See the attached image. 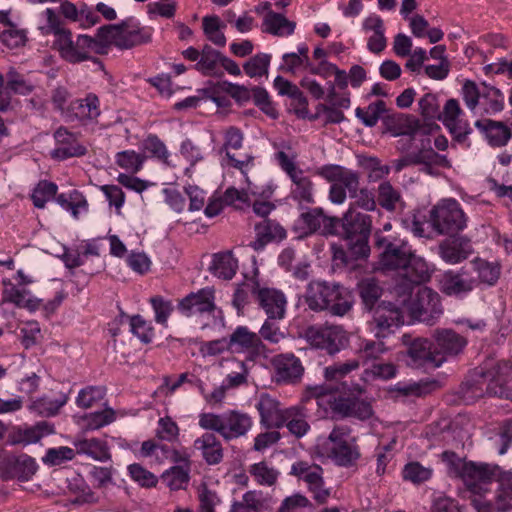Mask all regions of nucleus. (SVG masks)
<instances>
[{
	"label": "nucleus",
	"mask_w": 512,
	"mask_h": 512,
	"mask_svg": "<svg viewBox=\"0 0 512 512\" xmlns=\"http://www.w3.org/2000/svg\"><path fill=\"white\" fill-rule=\"evenodd\" d=\"M379 264L383 270L398 273L402 281L397 284V289L403 293H411L414 285L428 281L431 276L427 262L404 245L387 243L380 255Z\"/></svg>",
	"instance_id": "obj_1"
},
{
	"label": "nucleus",
	"mask_w": 512,
	"mask_h": 512,
	"mask_svg": "<svg viewBox=\"0 0 512 512\" xmlns=\"http://www.w3.org/2000/svg\"><path fill=\"white\" fill-rule=\"evenodd\" d=\"M305 303L312 311L327 310L334 316H344L353 306L352 295L346 288L326 281H311L307 285Z\"/></svg>",
	"instance_id": "obj_2"
},
{
	"label": "nucleus",
	"mask_w": 512,
	"mask_h": 512,
	"mask_svg": "<svg viewBox=\"0 0 512 512\" xmlns=\"http://www.w3.org/2000/svg\"><path fill=\"white\" fill-rule=\"evenodd\" d=\"M317 448L322 456L340 467H352L361 457L357 438L346 425L335 426L328 437L318 440Z\"/></svg>",
	"instance_id": "obj_3"
},
{
	"label": "nucleus",
	"mask_w": 512,
	"mask_h": 512,
	"mask_svg": "<svg viewBox=\"0 0 512 512\" xmlns=\"http://www.w3.org/2000/svg\"><path fill=\"white\" fill-rule=\"evenodd\" d=\"M461 97L474 116H491L504 109V94L486 82L477 84L472 80H465L461 88Z\"/></svg>",
	"instance_id": "obj_4"
},
{
	"label": "nucleus",
	"mask_w": 512,
	"mask_h": 512,
	"mask_svg": "<svg viewBox=\"0 0 512 512\" xmlns=\"http://www.w3.org/2000/svg\"><path fill=\"white\" fill-rule=\"evenodd\" d=\"M199 426L218 433L225 441H232L245 436L253 426V420L247 413L228 410L221 414L201 413Z\"/></svg>",
	"instance_id": "obj_5"
},
{
	"label": "nucleus",
	"mask_w": 512,
	"mask_h": 512,
	"mask_svg": "<svg viewBox=\"0 0 512 512\" xmlns=\"http://www.w3.org/2000/svg\"><path fill=\"white\" fill-rule=\"evenodd\" d=\"M512 367L506 361H501L489 369L475 372L471 379L464 383L467 393L474 397L483 395L507 397L506 382L511 374Z\"/></svg>",
	"instance_id": "obj_6"
},
{
	"label": "nucleus",
	"mask_w": 512,
	"mask_h": 512,
	"mask_svg": "<svg viewBox=\"0 0 512 512\" xmlns=\"http://www.w3.org/2000/svg\"><path fill=\"white\" fill-rule=\"evenodd\" d=\"M58 186L50 181L41 180L34 187L31 199L36 208H44L46 203L55 199L56 203L65 211L70 213L74 220L88 212L86 197L78 190L69 193H61L56 196Z\"/></svg>",
	"instance_id": "obj_7"
},
{
	"label": "nucleus",
	"mask_w": 512,
	"mask_h": 512,
	"mask_svg": "<svg viewBox=\"0 0 512 512\" xmlns=\"http://www.w3.org/2000/svg\"><path fill=\"white\" fill-rule=\"evenodd\" d=\"M317 175L329 182L328 199L331 203L341 205L346 201L347 195L354 198L360 186V175L337 164H325L317 169Z\"/></svg>",
	"instance_id": "obj_8"
},
{
	"label": "nucleus",
	"mask_w": 512,
	"mask_h": 512,
	"mask_svg": "<svg viewBox=\"0 0 512 512\" xmlns=\"http://www.w3.org/2000/svg\"><path fill=\"white\" fill-rule=\"evenodd\" d=\"M98 36L110 45L129 49L151 40L152 29L142 27L138 20L129 18L120 25H106L98 29Z\"/></svg>",
	"instance_id": "obj_9"
},
{
	"label": "nucleus",
	"mask_w": 512,
	"mask_h": 512,
	"mask_svg": "<svg viewBox=\"0 0 512 512\" xmlns=\"http://www.w3.org/2000/svg\"><path fill=\"white\" fill-rule=\"evenodd\" d=\"M280 168L291 181L289 197L299 206L315 203V184L310 176L301 169L294 158L289 157L284 151L275 154Z\"/></svg>",
	"instance_id": "obj_10"
},
{
	"label": "nucleus",
	"mask_w": 512,
	"mask_h": 512,
	"mask_svg": "<svg viewBox=\"0 0 512 512\" xmlns=\"http://www.w3.org/2000/svg\"><path fill=\"white\" fill-rule=\"evenodd\" d=\"M306 235L319 231L323 235H341L345 246L355 258L366 257L370 248L368 238L371 226H306Z\"/></svg>",
	"instance_id": "obj_11"
},
{
	"label": "nucleus",
	"mask_w": 512,
	"mask_h": 512,
	"mask_svg": "<svg viewBox=\"0 0 512 512\" xmlns=\"http://www.w3.org/2000/svg\"><path fill=\"white\" fill-rule=\"evenodd\" d=\"M413 319L427 325H434L443 314L440 295L429 287L418 289L409 305Z\"/></svg>",
	"instance_id": "obj_12"
},
{
	"label": "nucleus",
	"mask_w": 512,
	"mask_h": 512,
	"mask_svg": "<svg viewBox=\"0 0 512 512\" xmlns=\"http://www.w3.org/2000/svg\"><path fill=\"white\" fill-rule=\"evenodd\" d=\"M228 206L238 210L249 208L250 200L248 193L235 187H229L223 193L215 191L207 198L202 210L208 219H213L219 216Z\"/></svg>",
	"instance_id": "obj_13"
},
{
	"label": "nucleus",
	"mask_w": 512,
	"mask_h": 512,
	"mask_svg": "<svg viewBox=\"0 0 512 512\" xmlns=\"http://www.w3.org/2000/svg\"><path fill=\"white\" fill-rule=\"evenodd\" d=\"M307 337L312 346L325 350L330 355L338 353L349 341L346 331L337 325L310 328Z\"/></svg>",
	"instance_id": "obj_14"
},
{
	"label": "nucleus",
	"mask_w": 512,
	"mask_h": 512,
	"mask_svg": "<svg viewBox=\"0 0 512 512\" xmlns=\"http://www.w3.org/2000/svg\"><path fill=\"white\" fill-rule=\"evenodd\" d=\"M407 357L408 366L424 371L434 370L445 362L441 353L432 350V343L425 338H416L409 344Z\"/></svg>",
	"instance_id": "obj_15"
},
{
	"label": "nucleus",
	"mask_w": 512,
	"mask_h": 512,
	"mask_svg": "<svg viewBox=\"0 0 512 512\" xmlns=\"http://www.w3.org/2000/svg\"><path fill=\"white\" fill-rule=\"evenodd\" d=\"M291 474L303 480L314 500L319 504L327 502L330 491L324 487L323 469L319 465L309 464L305 461L295 462L291 467Z\"/></svg>",
	"instance_id": "obj_16"
},
{
	"label": "nucleus",
	"mask_w": 512,
	"mask_h": 512,
	"mask_svg": "<svg viewBox=\"0 0 512 512\" xmlns=\"http://www.w3.org/2000/svg\"><path fill=\"white\" fill-rule=\"evenodd\" d=\"M498 470V465L469 461L463 464L461 477L469 491L482 494L486 491L484 487L495 479Z\"/></svg>",
	"instance_id": "obj_17"
},
{
	"label": "nucleus",
	"mask_w": 512,
	"mask_h": 512,
	"mask_svg": "<svg viewBox=\"0 0 512 512\" xmlns=\"http://www.w3.org/2000/svg\"><path fill=\"white\" fill-rule=\"evenodd\" d=\"M273 378L278 384H298L304 374L301 360L292 353H282L272 359Z\"/></svg>",
	"instance_id": "obj_18"
},
{
	"label": "nucleus",
	"mask_w": 512,
	"mask_h": 512,
	"mask_svg": "<svg viewBox=\"0 0 512 512\" xmlns=\"http://www.w3.org/2000/svg\"><path fill=\"white\" fill-rule=\"evenodd\" d=\"M335 389L332 386L315 385L308 387L307 391L309 396L315 399L317 406L323 407L326 411L330 409L342 417H350L353 399L337 398L334 393Z\"/></svg>",
	"instance_id": "obj_19"
},
{
	"label": "nucleus",
	"mask_w": 512,
	"mask_h": 512,
	"mask_svg": "<svg viewBox=\"0 0 512 512\" xmlns=\"http://www.w3.org/2000/svg\"><path fill=\"white\" fill-rule=\"evenodd\" d=\"M474 253L471 240L454 233L439 244V256L447 264L456 265L468 259Z\"/></svg>",
	"instance_id": "obj_20"
},
{
	"label": "nucleus",
	"mask_w": 512,
	"mask_h": 512,
	"mask_svg": "<svg viewBox=\"0 0 512 512\" xmlns=\"http://www.w3.org/2000/svg\"><path fill=\"white\" fill-rule=\"evenodd\" d=\"M464 112L460 107L458 100L451 98L446 101L443 111L439 116L443 125L449 130L458 142H464L472 128L468 120L463 118Z\"/></svg>",
	"instance_id": "obj_21"
},
{
	"label": "nucleus",
	"mask_w": 512,
	"mask_h": 512,
	"mask_svg": "<svg viewBox=\"0 0 512 512\" xmlns=\"http://www.w3.org/2000/svg\"><path fill=\"white\" fill-rule=\"evenodd\" d=\"M214 300V291L210 288H202L197 292H191L181 299L177 309L186 317L211 314L216 309Z\"/></svg>",
	"instance_id": "obj_22"
},
{
	"label": "nucleus",
	"mask_w": 512,
	"mask_h": 512,
	"mask_svg": "<svg viewBox=\"0 0 512 512\" xmlns=\"http://www.w3.org/2000/svg\"><path fill=\"white\" fill-rule=\"evenodd\" d=\"M404 323L401 310L393 303L382 302L374 309L373 331L377 338H385Z\"/></svg>",
	"instance_id": "obj_23"
},
{
	"label": "nucleus",
	"mask_w": 512,
	"mask_h": 512,
	"mask_svg": "<svg viewBox=\"0 0 512 512\" xmlns=\"http://www.w3.org/2000/svg\"><path fill=\"white\" fill-rule=\"evenodd\" d=\"M185 383H190L192 387H196L205 400L210 404L221 403L228 390L226 385L222 382L221 385L216 387L210 394H206L204 382L195 375L187 372L180 374L175 380H172L170 377H165L162 388H166L168 393L172 394Z\"/></svg>",
	"instance_id": "obj_24"
},
{
	"label": "nucleus",
	"mask_w": 512,
	"mask_h": 512,
	"mask_svg": "<svg viewBox=\"0 0 512 512\" xmlns=\"http://www.w3.org/2000/svg\"><path fill=\"white\" fill-rule=\"evenodd\" d=\"M430 224H465L466 215L454 198L439 200L429 211Z\"/></svg>",
	"instance_id": "obj_25"
},
{
	"label": "nucleus",
	"mask_w": 512,
	"mask_h": 512,
	"mask_svg": "<svg viewBox=\"0 0 512 512\" xmlns=\"http://www.w3.org/2000/svg\"><path fill=\"white\" fill-rule=\"evenodd\" d=\"M256 304L270 319H283L285 317L287 299L279 289L261 286V289L257 290Z\"/></svg>",
	"instance_id": "obj_26"
},
{
	"label": "nucleus",
	"mask_w": 512,
	"mask_h": 512,
	"mask_svg": "<svg viewBox=\"0 0 512 512\" xmlns=\"http://www.w3.org/2000/svg\"><path fill=\"white\" fill-rule=\"evenodd\" d=\"M53 136L55 139V148L51 152L53 158L65 160L86 154V147L78 141L77 135L67 128L59 127Z\"/></svg>",
	"instance_id": "obj_27"
},
{
	"label": "nucleus",
	"mask_w": 512,
	"mask_h": 512,
	"mask_svg": "<svg viewBox=\"0 0 512 512\" xmlns=\"http://www.w3.org/2000/svg\"><path fill=\"white\" fill-rule=\"evenodd\" d=\"M100 115V99L95 93L89 92L85 94L83 98L69 102L66 118L80 122H93L97 120Z\"/></svg>",
	"instance_id": "obj_28"
},
{
	"label": "nucleus",
	"mask_w": 512,
	"mask_h": 512,
	"mask_svg": "<svg viewBox=\"0 0 512 512\" xmlns=\"http://www.w3.org/2000/svg\"><path fill=\"white\" fill-rule=\"evenodd\" d=\"M439 286L448 296H462L476 287V280L468 277L463 268L460 271L447 270L441 275Z\"/></svg>",
	"instance_id": "obj_29"
},
{
	"label": "nucleus",
	"mask_w": 512,
	"mask_h": 512,
	"mask_svg": "<svg viewBox=\"0 0 512 512\" xmlns=\"http://www.w3.org/2000/svg\"><path fill=\"white\" fill-rule=\"evenodd\" d=\"M260 415V423L266 428H281L285 408L281 403L269 394H261L256 405Z\"/></svg>",
	"instance_id": "obj_30"
},
{
	"label": "nucleus",
	"mask_w": 512,
	"mask_h": 512,
	"mask_svg": "<svg viewBox=\"0 0 512 512\" xmlns=\"http://www.w3.org/2000/svg\"><path fill=\"white\" fill-rule=\"evenodd\" d=\"M355 198L356 205H351L347 212L344 214L342 224H371L372 219L366 213L359 210L362 208L365 211H372L375 209L376 203L373 194L368 189L358 190Z\"/></svg>",
	"instance_id": "obj_31"
},
{
	"label": "nucleus",
	"mask_w": 512,
	"mask_h": 512,
	"mask_svg": "<svg viewBox=\"0 0 512 512\" xmlns=\"http://www.w3.org/2000/svg\"><path fill=\"white\" fill-rule=\"evenodd\" d=\"M362 30L370 34L367 39V49L374 54L381 53L387 46L385 27L382 18L377 14H370L362 22Z\"/></svg>",
	"instance_id": "obj_32"
},
{
	"label": "nucleus",
	"mask_w": 512,
	"mask_h": 512,
	"mask_svg": "<svg viewBox=\"0 0 512 512\" xmlns=\"http://www.w3.org/2000/svg\"><path fill=\"white\" fill-rule=\"evenodd\" d=\"M286 427L293 436L302 438L310 430L308 410L303 405L285 408L281 428Z\"/></svg>",
	"instance_id": "obj_33"
},
{
	"label": "nucleus",
	"mask_w": 512,
	"mask_h": 512,
	"mask_svg": "<svg viewBox=\"0 0 512 512\" xmlns=\"http://www.w3.org/2000/svg\"><path fill=\"white\" fill-rule=\"evenodd\" d=\"M434 339L437 352L446 359V356H456L463 351L467 340L451 329H436Z\"/></svg>",
	"instance_id": "obj_34"
},
{
	"label": "nucleus",
	"mask_w": 512,
	"mask_h": 512,
	"mask_svg": "<svg viewBox=\"0 0 512 512\" xmlns=\"http://www.w3.org/2000/svg\"><path fill=\"white\" fill-rule=\"evenodd\" d=\"M194 448L200 451L202 458L208 465L219 464L224 457V449L218 437L211 432H206L195 439Z\"/></svg>",
	"instance_id": "obj_35"
},
{
	"label": "nucleus",
	"mask_w": 512,
	"mask_h": 512,
	"mask_svg": "<svg viewBox=\"0 0 512 512\" xmlns=\"http://www.w3.org/2000/svg\"><path fill=\"white\" fill-rule=\"evenodd\" d=\"M7 476L28 481L36 473L38 465L34 458L27 454L8 456L4 460Z\"/></svg>",
	"instance_id": "obj_36"
},
{
	"label": "nucleus",
	"mask_w": 512,
	"mask_h": 512,
	"mask_svg": "<svg viewBox=\"0 0 512 512\" xmlns=\"http://www.w3.org/2000/svg\"><path fill=\"white\" fill-rule=\"evenodd\" d=\"M475 127L484 133L488 143L494 147L506 145L511 137L509 128L502 122L490 119L477 120Z\"/></svg>",
	"instance_id": "obj_37"
},
{
	"label": "nucleus",
	"mask_w": 512,
	"mask_h": 512,
	"mask_svg": "<svg viewBox=\"0 0 512 512\" xmlns=\"http://www.w3.org/2000/svg\"><path fill=\"white\" fill-rule=\"evenodd\" d=\"M68 396L64 393L57 395H43L36 398L29 405L32 413L41 417H53L57 415L60 409L67 403Z\"/></svg>",
	"instance_id": "obj_38"
},
{
	"label": "nucleus",
	"mask_w": 512,
	"mask_h": 512,
	"mask_svg": "<svg viewBox=\"0 0 512 512\" xmlns=\"http://www.w3.org/2000/svg\"><path fill=\"white\" fill-rule=\"evenodd\" d=\"M73 445L78 454H83L97 461L110 459L109 448L106 441L98 438L76 437Z\"/></svg>",
	"instance_id": "obj_39"
},
{
	"label": "nucleus",
	"mask_w": 512,
	"mask_h": 512,
	"mask_svg": "<svg viewBox=\"0 0 512 512\" xmlns=\"http://www.w3.org/2000/svg\"><path fill=\"white\" fill-rule=\"evenodd\" d=\"M296 23L288 20L284 15L269 11L263 18L262 31L274 36H290L294 33Z\"/></svg>",
	"instance_id": "obj_40"
},
{
	"label": "nucleus",
	"mask_w": 512,
	"mask_h": 512,
	"mask_svg": "<svg viewBox=\"0 0 512 512\" xmlns=\"http://www.w3.org/2000/svg\"><path fill=\"white\" fill-rule=\"evenodd\" d=\"M473 270L477 273L476 286L485 284L494 286L501 274V265L497 261L490 262L480 257H476L471 261Z\"/></svg>",
	"instance_id": "obj_41"
},
{
	"label": "nucleus",
	"mask_w": 512,
	"mask_h": 512,
	"mask_svg": "<svg viewBox=\"0 0 512 512\" xmlns=\"http://www.w3.org/2000/svg\"><path fill=\"white\" fill-rule=\"evenodd\" d=\"M498 489L495 497V507L500 512H507L511 508L512 500V472L502 471L499 467L495 479Z\"/></svg>",
	"instance_id": "obj_42"
},
{
	"label": "nucleus",
	"mask_w": 512,
	"mask_h": 512,
	"mask_svg": "<svg viewBox=\"0 0 512 512\" xmlns=\"http://www.w3.org/2000/svg\"><path fill=\"white\" fill-rule=\"evenodd\" d=\"M209 269L214 276L231 280L237 272L238 261L231 251L219 252L213 255V261Z\"/></svg>",
	"instance_id": "obj_43"
},
{
	"label": "nucleus",
	"mask_w": 512,
	"mask_h": 512,
	"mask_svg": "<svg viewBox=\"0 0 512 512\" xmlns=\"http://www.w3.org/2000/svg\"><path fill=\"white\" fill-rule=\"evenodd\" d=\"M228 341L233 352L258 349L261 345L258 334L250 331L246 326H238L230 335Z\"/></svg>",
	"instance_id": "obj_44"
},
{
	"label": "nucleus",
	"mask_w": 512,
	"mask_h": 512,
	"mask_svg": "<svg viewBox=\"0 0 512 512\" xmlns=\"http://www.w3.org/2000/svg\"><path fill=\"white\" fill-rule=\"evenodd\" d=\"M223 55L209 45H205L201 51V56L194 68L203 75H220L221 60Z\"/></svg>",
	"instance_id": "obj_45"
},
{
	"label": "nucleus",
	"mask_w": 512,
	"mask_h": 512,
	"mask_svg": "<svg viewBox=\"0 0 512 512\" xmlns=\"http://www.w3.org/2000/svg\"><path fill=\"white\" fill-rule=\"evenodd\" d=\"M435 153L432 148H423L410 153L404 159V163L397 166V170H401L405 165H421L420 171L431 176H438L439 172L434 168Z\"/></svg>",
	"instance_id": "obj_46"
},
{
	"label": "nucleus",
	"mask_w": 512,
	"mask_h": 512,
	"mask_svg": "<svg viewBox=\"0 0 512 512\" xmlns=\"http://www.w3.org/2000/svg\"><path fill=\"white\" fill-rule=\"evenodd\" d=\"M261 289L260 283L255 278H245V280L236 285L232 304L240 312L250 303L251 298L256 302L257 290Z\"/></svg>",
	"instance_id": "obj_47"
},
{
	"label": "nucleus",
	"mask_w": 512,
	"mask_h": 512,
	"mask_svg": "<svg viewBox=\"0 0 512 512\" xmlns=\"http://www.w3.org/2000/svg\"><path fill=\"white\" fill-rule=\"evenodd\" d=\"M257 237L251 242L250 246L260 251L269 243H279L287 236L283 226H256Z\"/></svg>",
	"instance_id": "obj_48"
},
{
	"label": "nucleus",
	"mask_w": 512,
	"mask_h": 512,
	"mask_svg": "<svg viewBox=\"0 0 512 512\" xmlns=\"http://www.w3.org/2000/svg\"><path fill=\"white\" fill-rule=\"evenodd\" d=\"M358 292L365 309L372 311L382 295V288L373 278H365L358 283Z\"/></svg>",
	"instance_id": "obj_49"
},
{
	"label": "nucleus",
	"mask_w": 512,
	"mask_h": 512,
	"mask_svg": "<svg viewBox=\"0 0 512 512\" xmlns=\"http://www.w3.org/2000/svg\"><path fill=\"white\" fill-rule=\"evenodd\" d=\"M271 59V54L257 53L243 64V70L250 78H267Z\"/></svg>",
	"instance_id": "obj_50"
},
{
	"label": "nucleus",
	"mask_w": 512,
	"mask_h": 512,
	"mask_svg": "<svg viewBox=\"0 0 512 512\" xmlns=\"http://www.w3.org/2000/svg\"><path fill=\"white\" fill-rule=\"evenodd\" d=\"M189 473L188 466H173L162 473L161 480L171 490L185 489L190 480Z\"/></svg>",
	"instance_id": "obj_51"
},
{
	"label": "nucleus",
	"mask_w": 512,
	"mask_h": 512,
	"mask_svg": "<svg viewBox=\"0 0 512 512\" xmlns=\"http://www.w3.org/2000/svg\"><path fill=\"white\" fill-rule=\"evenodd\" d=\"M55 35V46L59 50L61 56L69 62H79V53L75 50V42L69 30L61 28Z\"/></svg>",
	"instance_id": "obj_52"
},
{
	"label": "nucleus",
	"mask_w": 512,
	"mask_h": 512,
	"mask_svg": "<svg viewBox=\"0 0 512 512\" xmlns=\"http://www.w3.org/2000/svg\"><path fill=\"white\" fill-rule=\"evenodd\" d=\"M110 43L104 42L97 35V39L88 35H79L75 42V50L79 53V62L88 59L90 52L102 53L106 46Z\"/></svg>",
	"instance_id": "obj_53"
},
{
	"label": "nucleus",
	"mask_w": 512,
	"mask_h": 512,
	"mask_svg": "<svg viewBox=\"0 0 512 512\" xmlns=\"http://www.w3.org/2000/svg\"><path fill=\"white\" fill-rule=\"evenodd\" d=\"M249 473L257 482V484L269 487L273 486L277 482L280 475L278 470L269 466L265 461L251 465L249 468Z\"/></svg>",
	"instance_id": "obj_54"
},
{
	"label": "nucleus",
	"mask_w": 512,
	"mask_h": 512,
	"mask_svg": "<svg viewBox=\"0 0 512 512\" xmlns=\"http://www.w3.org/2000/svg\"><path fill=\"white\" fill-rule=\"evenodd\" d=\"M0 41L9 49L23 47L28 42V30L20 28L17 24L10 25L1 30Z\"/></svg>",
	"instance_id": "obj_55"
},
{
	"label": "nucleus",
	"mask_w": 512,
	"mask_h": 512,
	"mask_svg": "<svg viewBox=\"0 0 512 512\" xmlns=\"http://www.w3.org/2000/svg\"><path fill=\"white\" fill-rule=\"evenodd\" d=\"M385 112V102L378 100L376 102L370 103L366 108L357 107L355 109V116L366 127H374Z\"/></svg>",
	"instance_id": "obj_56"
},
{
	"label": "nucleus",
	"mask_w": 512,
	"mask_h": 512,
	"mask_svg": "<svg viewBox=\"0 0 512 512\" xmlns=\"http://www.w3.org/2000/svg\"><path fill=\"white\" fill-rule=\"evenodd\" d=\"M299 220L303 224H339L340 219L329 216L321 207H303L299 206Z\"/></svg>",
	"instance_id": "obj_57"
},
{
	"label": "nucleus",
	"mask_w": 512,
	"mask_h": 512,
	"mask_svg": "<svg viewBox=\"0 0 512 512\" xmlns=\"http://www.w3.org/2000/svg\"><path fill=\"white\" fill-rule=\"evenodd\" d=\"M146 160V156L136 152L135 150H124L120 151L115 156L116 164L128 171L129 173H137L139 172Z\"/></svg>",
	"instance_id": "obj_58"
},
{
	"label": "nucleus",
	"mask_w": 512,
	"mask_h": 512,
	"mask_svg": "<svg viewBox=\"0 0 512 512\" xmlns=\"http://www.w3.org/2000/svg\"><path fill=\"white\" fill-rule=\"evenodd\" d=\"M37 29L44 36L57 33L62 27L61 19L53 8H46L37 16Z\"/></svg>",
	"instance_id": "obj_59"
},
{
	"label": "nucleus",
	"mask_w": 512,
	"mask_h": 512,
	"mask_svg": "<svg viewBox=\"0 0 512 512\" xmlns=\"http://www.w3.org/2000/svg\"><path fill=\"white\" fill-rule=\"evenodd\" d=\"M130 332L143 344H149L154 338V328L151 322L145 320L141 315L129 317Z\"/></svg>",
	"instance_id": "obj_60"
},
{
	"label": "nucleus",
	"mask_w": 512,
	"mask_h": 512,
	"mask_svg": "<svg viewBox=\"0 0 512 512\" xmlns=\"http://www.w3.org/2000/svg\"><path fill=\"white\" fill-rule=\"evenodd\" d=\"M358 368L359 361L357 359L336 362L324 368L323 376L327 381H339Z\"/></svg>",
	"instance_id": "obj_61"
},
{
	"label": "nucleus",
	"mask_w": 512,
	"mask_h": 512,
	"mask_svg": "<svg viewBox=\"0 0 512 512\" xmlns=\"http://www.w3.org/2000/svg\"><path fill=\"white\" fill-rule=\"evenodd\" d=\"M7 87L15 94L29 95L34 90V85L21 75L14 67H10L6 73Z\"/></svg>",
	"instance_id": "obj_62"
},
{
	"label": "nucleus",
	"mask_w": 512,
	"mask_h": 512,
	"mask_svg": "<svg viewBox=\"0 0 512 512\" xmlns=\"http://www.w3.org/2000/svg\"><path fill=\"white\" fill-rule=\"evenodd\" d=\"M387 351L388 348L383 342L367 340L360 345L358 354L359 358L366 364L368 362L375 363Z\"/></svg>",
	"instance_id": "obj_63"
},
{
	"label": "nucleus",
	"mask_w": 512,
	"mask_h": 512,
	"mask_svg": "<svg viewBox=\"0 0 512 512\" xmlns=\"http://www.w3.org/2000/svg\"><path fill=\"white\" fill-rule=\"evenodd\" d=\"M262 506L260 497L256 491H247L240 501L231 505V512H259Z\"/></svg>",
	"instance_id": "obj_64"
}]
</instances>
